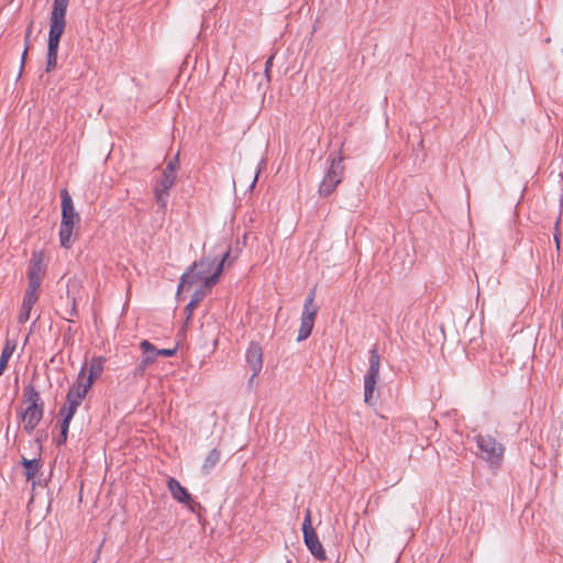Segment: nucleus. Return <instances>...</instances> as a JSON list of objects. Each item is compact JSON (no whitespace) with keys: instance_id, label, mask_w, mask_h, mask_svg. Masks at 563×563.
<instances>
[{"instance_id":"nucleus-19","label":"nucleus","mask_w":563,"mask_h":563,"mask_svg":"<svg viewBox=\"0 0 563 563\" xmlns=\"http://www.w3.org/2000/svg\"><path fill=\"white\" fill-rule=\"evenodd\" d=\"M14 350H15V344L10 341H7L2 349L1 356H0V368L1 369L4 371L7 368L8 362L11 358Z\"/></svg>"},{"instance_id":"nucleus-21","label":"nucleus","mask_w":563,"mask_h":563,"mask_svg":"<svg viewBox=\"0 0 563 563\" xmlns=\"http://www.w3.org/2000/svg\"><path fill=\"white\" fill-rule=\"evenodd\" d=\"M198 287L191 296V301L197 306L205 299V297L211 291L212 288H207L206 285L196 284Z\"/></svg>"},{"instance_id":"nucleus-40","label":"nucleus","mask_w":563,"mask_h":563,"mask_svg":"<svg viewBox=\"0 0 563 563\" xmlns=\"http://www.w3.org/2000/svg\"><path fill=\"white\" fill-rule=\"evenodd\" d=\"M2 373H3V369L0 368V375H2Z\"/></svg>"},{"instance_id":"nucleus-24","label":"nucleus","mask_w":563,"mask_h":563,"mask_svg":"<svg viewBox=\"0 0 563 563\" xmlns=\"http://www.w3.org/2000/svg\"><path fill=\"white\" fill-rule=\"evenodd\" d=\"M42 278L27 277V288L25 291L40 294Z\"/></svg>"},{"instance_id":"nucleus-25","label":"nucleus","mask_w":563,"mask_h":563,"mask_svg":"<svg viewBox=\"0 0 563 563\" xmlns=\"http://www.w3.org/2000/svg\"><path fill=\"white\" fill-rule=\"evenodd\" d=\"M32 309L33 308L30 306H26L24 303L21 305V309L18 316L19 323H25L26 321H29Z\"/></svg>"},{"instance_id":"nucleus-16","label":"nucleus","mask_w":563,"mask_h":563,"mask_svg":"<svg viewBox=\"0 0 563 563\" xmlns=\"http://www.w3.org/2000/svg\"><path fill=\"white\" fill-rule=\"evenodd\" d=\"M220 457L221 452L218 449H212L209 451L201 467L202 472L205 474H209L211 470L219 463Z\"/></svg>"},{"instance_id":"nucleus-18","label":"nucleus","mask_w":563,"mask_h":563,"mask_svg":"<svg viewBox=\"0 0 563 563\" xmlns=\"http://www.w3.org/2000/svg\"><path fill=\"white\" fill-rule=\"evenodd\" d=\"M21 464L25 467V476L27 481L34 478L41 467L40 460L36 459L27 460L22 457Z\"/></svg>"},{"instance_id":"nucleus-14","label":"nucleus","mask_w":563,"mask_h":563,"mask_svg":"<svg viewBox=\"0 0 563 563\" xmlns=\"http://www.w3.org/2000/svg\"><path fill=\"white\" fill-rule=\"evenodd\" d=\"M45 272L44 254L41 251L33 252L29 264L27 277L43 279Z\"/></svg>"},{"instance_id":"nucleus-38","label":"nucleus","mask_w":563,"mask_h":563,"mask_svg":"<svg viewBox=\"0 0 563 563\" xmlns=\"http://www.w3.org/2000/svg\"><path fill=\"white\" fill-rule=\"evenodd\" d=\"M256 181H257V173L255 174V176H254V178L252 180V184H251L252 188L255 186Z\"/></svg>"},{"instance_id":"nucleus-39","label":"nucleus","mask_w":563,"mask_h":563,"mask_svg":"<svg viewBox=\"0 0 563 563\" xmlns=\"http://www.w3.org/2000/svg\"><path fill=\"white\" fill-rule=\"evenodd\" d=\"M554 240H555V242H556V246H558V249H559V247H560V240H559V235H558V233H555V234H554Z\"/></svg>"},{"instance_id":"nucleus-9","label":"nucleus","mask_w":563,"mask_h":563,"mask_svg":"<svg viewBox=\"0 0 563 563\" xmlns=\"http://www.w3.org/2000/svg\"><path fill=\"white\" fill-rule=\"evenodd\" d=\"M246 362L252 369L250 384L260 374L263 367V351L260 344L252 342L246 350Z\"/></svg>"},{"instance_id":"nucleus-20","label":"nucleus","mask_w":563,"mask_h":563,"mask_svg":"<svg viewBox=\"0 0 563 563\" xmlns=\"http://www.w3.org/2000/svg\"><path fill=\"white\" fill-rule=\"evenodd\" d=\"M77 408H78L77 406L70 405V404H67V402H66V405L63 408H60L59 413L63 417L62 423H64L65 427L70 424V421H71L74 415L76 413Z\"/></svg>"},{"instance_id":"nucleus-27","label":"nucleus","mask_w":563,"mask_h":563,"mask_svg":"<svg viewBox=\"0 0 563 563\" xmlns=\"http://www.w3.org/2000/svg\"><path fill=\"white\" fill-rule=\"evenodd\" d=\"M38 297H40V294L25 291L24 296H23L22 303L33 308L34 305L36 303V301L38 300Z\"/></svg>"},{"instance_id":"nucleus-37","label":"nucleus","mask_w":563,"mask_h":563,"mask_svg":"<svg viewBox=\"0 0 563 563\" xmlns=\"http://www.w3.org/2000/svg\"><path fill=\"white\" fill-rule=\"evenodd\" d=\"M76 314H77V310H76V306H75V303H74V305H73V308H71V310H70V316H71V317H74V316H76Z\"/></svg>"},{"instance_id":"nucleus-36","label":"nucleus","mask_w":563,"mask_h":563,"mask_svg":"<svg viewBox=\"0 0 563 563\" xmlns=\"http://www.w3.org/2000/svg\"><path fill=\"white\" fill-rule=\"evenodd\" d=\"M26 54H27V45L25 46L24 52L22 54V66L24 65Z\"/></svg>"},{"instance_id":"nucleus-30","label":"nucleus","mask_w":563,"mask_h":563,"mask_svg":"<svg viewBox=\"0 0 563 563\" xmlns=\"http://www.w3.org/2000/svg\"><path fill=\"white\" fill-rule=\"evenodd\" d=\"M177 165H178V156H176L174 159L168 162L164 172H169L172 175H175Z\"/></svg>"},{"instance_id":"nucleus-3","label":"nucleus","mask_w":563,"mask_h":563,"mask_svg":"<svg viewBox=\"0 0 563 563\" xmlns=\"http://www.w3.org/2000/svg\"><path fill=\"white\" fill-rule=\"evenodd\" d=\"M62 198V222L59 228L60 245L70 249L73 245L71 235L75 225L80 221L79 214L75 211L73 199L66 189L60 191Z\"/></svg>"},{"instance_id":"nucleus-4","label":"nucleus","mask_w":563,"mask_h":563,"mask_svg":"<svg viewBox=\"0 0 563 563\" xmlns=\"http://www.w3.org/2000/svg\"><path fill=\"white\" fill-rule=\"evenodd\" d=\"M478 450V456L486 461L492 468H499L503 463L505 446L490 434H477L474 437Z\"/></svg>"},{"instance_id":"nucleus-10","label":"nucleus","mask_w":563,"mask_h":563,"mask_svg":"<svg viewBox=\"0 0 563 563\" xmlns=\"http://www.w3.org/2000/svg\"><path fill=\"white\" fill-rule=\"evenodd\" d=\"M303 539L307 548L311 552V554L319 561H324L327 559L325 550L320 541L319 536L316 530H302Z\"/></svg>"},{"instance_id":"nucleus-5","label":"nucleus","mask_w":563,"mask_h":563,"mask_svg":"<svg viewBox=\"0 0 563 563\" xmlns=\"http://www.w3.org/2000/svg\"><path fill=\"white\" fill-rule=\"evenodd\" d=\"M328 161L330 162V165L318 189L319 196L323 198L334 192L344 176V157L341 153L330 155Z\"/></svg>"},{"instance_id":"nucleus-28","label":"nucleus","mask_w":563,"mask_h":563,"mask_svg":"<svg viewBox=\"0 0 563 563\" xmlns=\"http://www.w3.org/2000/svg\"><path fill=\"white\" fill-rule=\"evenodd\" d=\"M314 296H316V289L313 288L310 290L309 295L306 298L303 309L308 308L309 310H318V307L314 305Z\"/></svg>"},{"instance_id":"nucleus-6","label":"nucleus","mask_w":563,"mask_h":563,"mask_svg":"<svg viewBox=\"0 0 563 563\" xmlns=\"http://www.w3.org/2000/svg\"><path fill=\"white\" fill-rule=\"evenodd\" d=\"M369 366L364 376V401L368 405H374L375 401L374 393L376 389V384L378 380L379 369H380V355L378 353L377 347H373L369 351Z\"/></svg>"},{"instance_id":"nucleus-26","label":"nucleus","mask_w":563,"mask_h":563,"mask_svg":"<svg viewBox=\"0 0 563 563\" xmlns=\"http://www.w3.org/2000/svg\"><path fill=\"white\" fill-rule=\"evenodd\" d=\"M82 394H75V391L68 390L66 396V402L79 407L82 401Z\"/></svg>"},{"instance_id":"nucleus-29","label":"nucleus","mask_w":563,"mask_h":563,"mask_svg":"<svg viewBox=\"0 0 563 563\" xmlns=\"http://www.w3.org/2000/svg\"><path fill=\"white\" fill-rule=\"evenodd\" d=\"M68 428L69 426L65 427L64 423L60 424V434L57 440V445H62L67 441Z\"/></svg>"},{"instance_id":"nucleus-2","label":"nucleus","mask_w":563,"mask_h":563,"mask_svg":"<svg viewBox=\"0 0 563 563\" xmlns=\"http://www.w3.org/2000/svg\"><path fill=\"white\" fill-rule=\"evenodd\" d=\"M69 0H54L49 16L46 71H52L57 65V53L60 37L66 27V12Z\"/></svg>"},{"instance_id":"nucleus-12","label":"nucleus","mask_w":563,"mask_h":563,"mask_svg":"<svg viewBox=\"0 0 563 563\" xmlns=\"http://www.w3.org/2000/svg\"><path fill=\"white\" fill-rule=\"evenodd\" d=\"M317 313H318V310H309L308 308L302 310L301 323H300V329H299L298 338H297V340L299 342L303 341L310 336L313 325H314V320H316Z\"/></svg>"},{"instance_id":"nucleus-32","label":"nucleus","mask_w":563,"mask_h":563,"mask_svg":"<svg viewBox=\"0 0 563 563\" xmlns=\"http://www.w3.org/2000/svg\"><path fill=\"white\" fill-rule=\"evenodd\" d=\"M274 56H271L265 63V77L267 81H271V67L273 66Z\"/></svg>"},{"instance_id":"nucleus-1","label":"nucleus","mask_w":563,"mask_h":563,"mask_svg":"<svg viewBox=\"0 0 563 563\" xmlns=\"http://www.w3.org/2000/svg\"><path fill=\"white\" fill-rule=\"evenodd\" d=\"M229 256L230 251L228 250L223 253L221 261L203 257L199 262L194 263L181 276L177 294L189 290L196 284L212 288L218 283Z\"/></svg>"},{"instance_id":"nucleus-8","label":"nucleus","mask_w":563,"mask_h":563,"mask_svg":"<svg viewBox=\"0 0 563 563\" xmlns=\"http://www.w3.org/2000/svg\"><path fill=\"white\" fill-rule=\"evenodd\" d=\"M167 487L175 500L187 506L191 511L200 508V505L191 497L189 492L174 477L167 482Z\"/></svg>"},{"instance_id":"nucleus-7","label":"nucleus","mask_w":563,"mask_h":563,"mask_svg":"<svg viewBox=\"0 0 563 563\" xmlns=\"http://www.w3.org/2000/svg\"><path fill=\"white\" fill-rule=\"evenodd\" d=\"M176 175H172L169 172H163L161 178L154 186L155 200L161 209H165L167 206L169 189L173 187Z\"/></svg>"},{"instance_id":"nucleus-23","label":"nucleus","mask_w":563,"mask_h":563,"mask_svg":"<svg viewBox=\"0 0 563 563\" xmlns=\"http://www.w3.org/2000/svg\"><path fill=\"white\" fill-rule=\"evenodd\" d=\"M153 364V357L152 356H143L142 360L137 363L134 369V376H142L144 375L146 368Z\"/></svg>"},{"instance_id":"nucleus-15","label":"nucleus","mask_w":563,"mask_h":563,"mask_svg":"<svg viewBox=\"0 0 563 563\" xmlns=\"http://www.w3.org/2000/svg\"><path fill=\"white\" fill-rule=\"evenodd\" d=\"M23 401L27 405L26 407H44L40 393L32 384L23 388Z\"/></svg>"},{"instance_id":"nucleus-11","label":"nucleus","mask_w":563,"mask_h":563,"mask_svg":"<svg viewBox=\"0 0 563 563\" xmlns=\"http://www.w3.org/2000/svg\"><path fill=\"white\" fill-rule=\"evenodd\" d=\"M44 415V407H26L22 412L23 428L31 433L40 423Z\"/></svg>"},{"instance_id":"nucleus-35","label":"nucleus","mask_w":563,"mask_h":563,"mask_svg":"<svg viewBox=\"0 0 563 563\" xmlns=\"http://www.w3.org/2000/svg\"><path fill=\"white\" fill-rule=\"evenodd\" d=\"M32 33V23L29 25L27 30H26V34H25V40L27 41L30 35Z\"/></svg>"},{"instance_id":"nucleus-17","label":"nucleus","mask_w":563,"mask_h":563,"mask_svg":"<svg viewBox=\"0 0 563 563\" xmlns=\"http://www.w3.org/2000/svg\"><path fill=\"white\" fill-rule=\"evenodd\" d=\"M86 368L87 366L81 367L77 383L69 389L71 391H75V394H82V399L86 397L89 388L91 387L88 386V382H86L85 379Z\"/></svg>"},{"instance_id":"nucleus-33","label":"nucleus","mask_w":563,"mask_h":563,"mask_svg":"<svg viewBox=\"0 0 563 563\" xmlns=\"http://www.w3.org/2000/svg\"><path fill=\"white\" fill-rule=\"evenodd\" d=\"M196 308H197V305L190 300L188 302V305L186 306V311L188 312V318L191 316V313L194 312V310Z\"/></svg>"},{"instance_id":"nucleus-34","label":"nucleus","mask_w":563,"mask_h":563,"mask_svg":"<svg viewBox=\"0 0 563 563\" xmlns=\"http://www.w3.org/2000/svg\"><path fill=\"white\" fill-rule=\"evenodd\" d=\"M301 528H311V519L309 512L306 515Z\"/></svg>"},{"instance_id":"nucleus-22","label":"nucleus","mask_w":563,"mask_h":563,"mask_svg":"<svg viewBox=\"0 0 563 563\" xmlns=\"http://www.w3.org/2000/svg\"><path fill=\"white\" fill-rule=\"evenodd\" d=\"M140 347L143 352V356H152L153 363L156 361V357L158 356L156 354L157 349L151 342H148L147 340H143L140 343Z\"/></svg>"},{"instance_id":"nucleus-31","label":"nucleus","mask_w":563,"mask_h":563,"mask_svg":"<svg viewBox=\"0 0 563 563\" xmlns=\"http://www.w3.org/2000/svg\"><path fill=\"white\" fill-rule=\"evenodd\" d=\"M175 353H176L175 349H157V352H156V354L158 356H165V357L173 356Z\"/></svg>"},{"instance_id":"nucleus-13","label":"nucleus","mask_w":563,"mask_h":563,"mask_svg":"<svg viewBox=\"0 0 563 563\" xmlns=\"http://www.w3.org/2000/svg\"><path fill=\"white\" fill-rule=\"evenodd\" d=\"M106 358L104 357H93L89 363H85L82 366H87L85 373V379L88 382V386H91L93 382L99 378L103 372Z\"/></svg>"}]
</instances>
